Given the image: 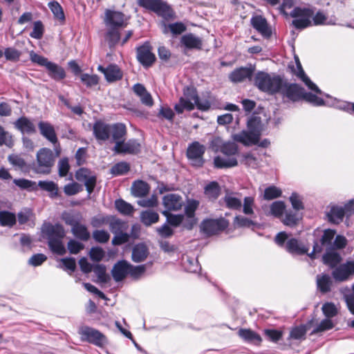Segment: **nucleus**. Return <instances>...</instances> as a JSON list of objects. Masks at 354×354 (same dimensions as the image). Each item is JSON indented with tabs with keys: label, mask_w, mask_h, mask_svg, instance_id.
<instances>
[{
	"label": "nucleus",
	"mask_w": 354,
	"mask_h": 354,
	"mask_svg": "<svg viewBox=\"0 0 354 354\" xmlns=\"http://www.w3.org/2000/svg\"><path fill=\"white\" fill-rule=\"evenodd\" d=\"M263 131V124L259 117L253 116L247 122V130L233 134L234 141L240 142L245 146L258 145L261 147H268L270 142L268 139H263L259 142L260 137Z\"/></svg>",
	"instance_id": "1"
},
{
	"label": "nucleus",
	"mask_w": 354,
	"mask_h": 354,
	"mask_svg": "<svg viewBox=\"0 0 354 354\" xmlns=\"http://www.w3.org/2000/svg\"><path fill=\"white\" fill-rule=\"evenodd\" d=\"M127 20L122 12L106 10L104 17V24L107 28L106 39L110 47H113L120 43V29L127 26Z\"/></svg>",
	"instance_id": "2"
},
{
	"label": "nucleus",
	"mask_w": 354,
	"mask_h": 354,
	"mask_svg": "<svg viewBox=\"0 0 354 354\" xmlns=\"http://www.w3.org/2000/svg\"><path fill=\"white\" fill-rule=\"evenodd\" d=\"M195 106L198 109L202 111L207 110L209 106V102L205 100H201L197 95L196 89L193 87H186L183 90V96H182L178 103L175 106V111L178 113H182L184 110L192 111Z\"/></svg>",
	"instance_id": "3"
},
{
	"label": "nucleus",
	"mask_w": 354,
	"mask_h": 354,
	"mask_svg": "<svg viewBox=\"0 0 354 354\" xmlns=\"http://www.w3.org/2000/svg\"><path fill=\"white\" fill-rule=\"evenodd\" d=\"M42 232L46 236L48 246L53 252L59 255H63L66 253V248L62 242L66 233L62 225L44 224Z\"/></svg>",
	"instance_id": "4"
},
{
	"label": "nucleus",
	"mask_w": 354,
	"mask_h": 354,
	"mask_svg": "<svg viewBox=\"0 0 354 354\" xmlns=\"http://www.w3.org/2000/svg\"><path fill=\"white\" fill-rule=\"evenodd\" d=\"M56 153L47 147L41 148L37 153L34 170L40 174H49L57 157Z\"/></svg>",
	"instance_id": "5"
},
{
	"label": "nucleus",
	"mask_w": 354,
	"mask_h": 354,
	"mask_svg": "<svg viewBox=\"0 0 354 354\" xmlns=\"http://www.w3.org/2000/svg\"><path fill=\"white\" fill-rule=\"evenodd\" d=\"M282 80L279 75L259 71L256 73L254 82V85L261 91L274 94L278 92Z\"/></svg>",
	"instance_id": "6"
},
{
	"label": "nucleus",
	"mask_w": 354,
	"mask_h": 354,
	"mask_svg": "<svg viewBox=\"0 0 354 354\" xmlns=\"http://www.w3.org/2000/svg\"><path fill=\"white\" fill-rule=\"evenodd\" d=\"M81 340L92 344L97 347H105L109 341L106 337L98 330L89 327L82 326L79 329Z\"/></svg>",
	"instance_id": "7"
},
{
	"label": "nucleus",
	"mask_w": 354,
	"mask_h": 354,
	"mask_svg": "<svg viewBox=\"0 0 354 354\" xmlns=\"http://www.w3.org/2000/svg\"><path fill=\"white\" fill-rule=\"evenodd\" d=\"M314 12L310 8L296 7L290 12V16L294 19L292 25L297 29H304L312 25V17Z\"/></svg>",
	"instance_id": "8"
},
{
	"label": "nucleus",
	"mask_w": 354,
	"mask_h": 354,
	"mask_svg": "<svg viewBox=\"0 0 354 354\" xmlns=\"http://www.w3.org/2000/svg\"><path fill=\"white\" fill-rule=\"evenodd\" d=\"M138 3L140 7L153 11L164 18L170 17L173 15L171 7L162 0H138Z\"/></svg>",
	"instance_id": "9"
},
{
	"label": "nucleus",
	"mask_w": 354,
	"mask_h": 354,
	"mask_svg": "<svg viewBox=\"0 0 354 354\" xmlns=\"http://www.w3.org/2000/svg\"><path fill=\"white\" fill-rule=\"evenodd\" d=\"M40 134L53 145L57 156H60L62 148L54 127L48 122L41 121L38 124Z\"/></svg>",
	"instance_id": "10"
},
{
	"label": "nucleus",
	"mask_w": 354,
	"mask_h": 354,
	"mask_svg": "<svg viewBox=\"0 0 354 354\" xmlns=\"http://www.w3.org/2000/svg\"><path fill=\"white\" fill-rule=\"evenodd\" d=\"M277 93H280L283 99L286 98L288 100L297 102L301 100L304 88L297 84L288 83L282 80Z\"/></svg>",
	"instance_id": "11"
},
{
	"label": "nucleus",
	"mask_w": 354,
	"mask_h": 354,
	"mask_svg": "<svg viewBox=\"0 0 354 354\" xmlns=\"http://www.w3.org/2000/svg\"><path fill=\"white\" fill-rule=\"evenodd\" d=\"M331 275L337 282L349 280L354 275V260L339 264L333 270Z\"/></svg>",
	"instance_id": "12"
},
{
	"label": "nucleus",
	"mask_w": 354,
	"mask_h": 354,
	"mask_svg": "<svg viewBox=\"0 0 354 354\" xmlns=\"http://www.w3.org/2000/svg\"><path fill=\"white\" fill-rule=\"evenodd\" d=\"M229 222L223 218L206 219L201 224V230L207 236H212L227 228Z\"/></svg>",
	"instance_id": "13"
},
{
	"label": "nucleus",
	"mask_w": 354,
	"mask_h": 354,
	"mask_svg": "<svg viewBox=\"0 0 354 354\" xmlns=\"http://www.w3.org/2000/svg\"><path fill=\"white\" fill-rule=\"evenodd\" d=\"M205 151V147L198 142H194L188 146L187 156L195 167H201L204 163L203 158Z\"/></svg>",
	"instance_id": "14"
},
{
	"label": "nucleus",
	"mask_w": 354,
	"mask_h": 354,
	"mask_svg": "<svg viewBox=\"0 0 354 354\" xmlns=\"http://www.w3.org/2000/svg\"><path fill=\"white\" fill-rule=\"evenodd\" d=\"M75 178L83 182L86 187V191L91 194L96 185V176L88 169L80 168L75 173Z\"/></svg>",
	"instance_id": "15"
},
{
	"label": "nucleus",
	"mask_w": 354,
	"mask_h": 354,
	"mask_svg": "<svg viewBox=\"0 0 354 354\" xmlns=\"http://www.w3.org/2000/svg\"><path fill=\"white\" fill-rule=\"evenodd\" d=\"M354 211V201H351L345 205L344 207H333L328 214L330 221L339 223L342 221L345 214Z\"/></svg>",
	"instance_id": "16"
},
{
	"label": "nucleus",
	"mask_w": 354,
	"mask_h": 354,
	"mask_svg": "<svg viewBox=\"0 0 354 354\" xmlns=\"http://www.w3.org/2000/svg\"><path fill=\"white\" fill-rule=\"evenodd\" d=\"M162 204L165 208L164 211L169 212L181 209L184 202L183 198L179 194H169L163 196Z\"/></svg>",
	"instance_id": "17"
},
{
	"label": "nucleus",
	"mask_w": 354,
	"mask_h": 354,
	"mask_svg": "<svg viewBox=\"0 0 354 354\" xmlns=\"http://www.w3.org/2000/svg\"><path fill=\"white\" fill-rule=\"evenodd\" d=\"M137 58L146 67L151 66L155 62L156 57L151 53V46L148 43H145L137 48Z\"/></svg>",
	"instance_id": "18"
},
{
	"label": "nucleus",
	"mask_w": 354,
	"mask_h": 354,
	"mask_svg": "<svg viewBox=\"0 0 354 354\" xmlns=\"http://www.w3.org/2000/svg\"><path fill=\"white\" fill-rule=\"evenodd\" d=\"M199 205V202L196 200H191L187 202L185 208L186 221L183 223V227L191 230L196 224V221L194 217L195 212Z\"/></svg>",
	"instance_id": "19"
},
{
	"label": "nucleus",
	"mask_w": 354,
	"mask_h": 354,
	"mask_svg": "<svg viewBox=\"0 0 354 354\" xmlns=\"http://www.w3.org/2000/svg\"><path fill=\"white\" fill-rule=\"evenodd\" d=\"M140 145L135 140H129L127 142H124L122 140L120 142H117L113 151L117 153H137L140 151Z\"/></svg>",
	"instance_id": "20"
},
{
	"label": "nucleus",
	"mask_w": 354,
	"mask_h": 354,
	"mask_svg": "<svg viewBox=\"0 0 354 354\" xmlns=\"http://www.w3.org/2000/svg\"><path fill=\"white\" fill-rule=\"evenodd\" d=\"M251 25L265 37H270L272 32L266 19L261 15H255L251 18Z\"/></svg>",
	"instance_id": "21"
},
{
	"label": "nucleus",
	"mask_w": 354,
	"mask_h": 354,
	"mask_svg": "<svg viewBox=\"0 0 354 354\" xmlns=\"http://www.w3.org/2000/svg\"><path fill=\"white\" fill-rule=\"evenodd\" d=\"M295 62H296V68H293V73L301 80L304 82V84L308 86V88L312 91H314L317 93H322L321 90L315 84L309 77L305 74L304 71L301 64L299 62V59L297 57H295Z\"/></svg>",
	"instance_id": "22"
},
{
	"label": "nucleus",
	"mask_w": 354,
	"mask_h": 354,
	"mask_svg": "<svg viewBox=\"0 0 354 354\" xmlns=\"http://www.w3.org/2000/svg\"><path fill=\"white\" fill-rule=\"evenodd\" d=\"M97 70L104 73L106 80L109 82L118 81L122 77V72L117 65L111 64L106 68L100 65Z\"/></svg>",
	"instance_id": "23"
},
{
	"label": "nucleus",
	"mask_w": 354,
	"mask_h": 354,
	"mask_svg": "<svg viewBox=\"0 0 354 354\" xmlns=\"http://www.w3.org/2000/svg\"><path fill=\"white\" fill-rule=\"evenodd\" d=\"M93 134L97 140H107L111 135V124H106L100 120L97 121L93 125Z\"/></svg>",
	"instance_id": "24"
},
{
	"label": "nucleus",
	"mask_w": 354,
	"mask_h": 354,
	"mask_svg": "<svg viewBox=\"0 0 354 354\" xmlns=\"http://www.w3.org/2000/svg\"><path fill=\"white\" fill-rule=\"evenodd\" d=\"M285 248L289 253L297 255L306 254L309 250L308 247L295 238H291L287 240Z\"/></svg>",
	"instance_id": "25"
},
{
	"label": "nucleus",
	"mask_w": 354,
	"mask_h": 354,
	"mask_svg": "<svg viewBox=\"0 0 354 354\" xmlns=\"http://www.w3.org/2000/svg\"><path fill=\"white\" fill-rule=\"evenodd\" d=\"M129 262L125 260L119 261L113 267L111 274L115 281H121L129 275Z\"/></svg>",
	"instance_id": "26"
},
{
	"label": "nucleus",
	"mask_w": 354,
	"mask_h": 354,
	"mask_svg": "<svg viewBox=\"0 0 354 354\" xmlns=\"http://www.w3.org/2000/svg\"><path fill=\"white\" fill-rule=\"evenodd\" d=\"M253 73L254 69L251 67H241L234 70L229 75V78L232 82H241L247 79H250Z\"/></svg>",
	"instance_id": "27"
},
{
	"label": "nucleus",
	"mask_w": 354,
	"mask_h": 354,
	"mask_svg": "<svg viewBox=\"0 0 354 354\" xmlns=\"http://www.w3.org/2000/svg\"><path fill=\"white\" fill-rule=\"evenodd\" d=\"M132 90L139 97L142 104L147 106H151L153 104L151 95L147 91L143 84L137 83L133 86Z\"/></svg>",
	"instance_id": "28"
},
{
	"label": "nucleus",
	"mask_w": 354,
	"mask_h": 354,
	"mask_svg": "<svg viewBox=\"0 0 354 354\" xmlns=\"http://www.w3.org/2000/svg\"><path fill=\"white\" fill-rule=\"evenodd\" d=\"M180 43L188 49L200 50L203 46L202 39L192 33L184 35L180 39Z\"/></svg>",
	"instance_id": "29"
},
{
	"label": "nucleus",
	"mask_w": 354,
	"mask_h": 354,
	"mask_svg": "<svg viewBox=\"0 0 354 354\" xmlns=\"http://www.w3.org/2000/svg\"><path fill=\"white\" fill-rule=\"evenodd\" d=\"M149 254V249L144 243H138L132 249L131 259L135 263L144 261Z\"/></svg>",
	"instance_id": "30"
},
{
	"label": "nucleus",
	"mask_w": 354,
	"mask_h": 354,
	"mask_svg": "<svg viewBox=\"0 0 354 354\" xmlns=\"http://www.w3.org/2000/svg\"><path fill=\"white\" fill-rule=\"evenodd\" d=\"M15 126L17 129L20 130L23 133H34L36 132L35 124L28 118L21 117L19 118L15 122Z\"/></svg>",
	"instance_id": "31"
},
{
	"label": "nucleus",
	"mask_w": 354,
	"mask_h": 354,
	"mask_svg": "<svg viewBox=\"0 0 354 354\" xmlns=\"http://www.w3.org/2000/svg\"><path fill=\"white\" fill-rule=\"evenodd\" d=\"M71 232L77 239L83 241H87L91 237L87 227L80 221L71 228Z\"/></svg>",
	"instance_id": "32"
},
{
	"label": "nucleus",
	"mask_w": 354,
	"mask_h": 354,
	"mask_svg": "<svg viewBox=\"0 0 354 354\" xmlns=\"http://www.w3.org/2000/svg\"><path fill=\"white\" fill-rule=\"evenodd\" d=\"M149 189V185L142 180L134 182L131 187L132 194L136 197L145 196L148 194Z\"/></svg>",
	"instance_id": "33"
},
{
	"label": "nucleus",
	"mask_w": 354,
	"mask_h": 354,
	"mask_svg": "<svg viewBox=\"0 0 354 354\" xmlns=\"http://www.w3.org/2000/svg\"><path fill=\"white\" fill-rule=\"evenodd\" d=\"M214 164L216 168H229L236 166L238 161L235 157L216 156L214 158Z\"/></svg>",
	"instance_id": "34"
},
{
	"label": "nucleus",
	"mask_w": 354,
	"mask_h": 354,
	"mask_svg": "<svg viewBox=\"0 0 354 354\" xmlns=\"http://www.w3.org/2000/svg\"><path fill=\"white\" fill-rule=\"evenodd\" d=\"M111 135L115 144H117V142H120L124 140V137L127 133L125 125L122 123H116L111 125Z\"/></svg>",
	"instance_id": "35"
},
{
	"label": "nucleus",
	"mask_w": 354,
	"mask_h": 354,
	"mask_svg": "<svg viewBox=\"0 0 354 354\" xmlns=\"http://www.w3.org/2000/svg\"><path fill=\"white\" fill-rule=\"evenodd\" d=\"M239 335L248 342L259 344L261 342L260 335L250 329H240Z\"/></svg>",
	"instance_id": "36"
},
{
	"label": "nucleus",
	"mask_w": 354,
	"mask_h": 354,
	"mask_svg": "<svg viewBox=\"0 0 354 354\" xmlns=\"http://www.w3.org/2000/svg\"><path fill=\"white\" fill-rule=\"evenodd\" d=\"M46 69L49 72V75L55 80H63L66 76L64 68L53 62H50Z\"/></svg>",
	"instance_id": "37"
},
{
	"label": "nucleus",
	"mask_w": 354,
	"mask_h": 354,
	"mask_svg": "<svg viewBox=\"0 0 354 354\" xmlns=\"http://www.w3.org/2000/svg\"><path fill=\"white\" fill-rule=\"evenodd\" d=\"M317 285L318 289L322 293H326L330 291L332 285L330 277L328 274L317 275Z\"/></svg>",
	"instance_id": "38"
},
{
	"label": "nucleus",
	"mask_w": 354,
	"mask_h": 354,
	"mask_svg": "<svg viewBox=\"0 0 354 354\" xmlns=\"http://www.w3.org/2000/svg\"><path fill=\"white\" fill-rule=\"evenodd\" d=\"M324 264L332 268H335L342 261L341 256L335 252H328L322 257Z\"/></svg>",
	"instance_id": "39"
},
{
	"label": "nucleus",
	"mask_w": 354,
	"mask_h": 354,
	"mask_svg": "<svg viewBox=\"0 0 354 354\" xmlns=\"http://www.w3.org/2000/svg\"><path fill=\"white\" fill-rule=\"evenodd\" d=\"M159 220V215L157 212L152 210L142 211L140 214L141 222L149 226L153 223H156Z\"/></svg>",
	"instance_id": "40"
},
{
	"label": "nucleus",
	"mask_w": 354,
	"mask_h": 354,
	"mask_svg": "<svg viewBox=\"0 0 354 354\" xmlns=\"http://www.w3.org/2000/svg\"><path fill=\"white\" fill-rule=\"evenodd\" d=\"M221 189L218 183L212 181L205 187V196L212 201L216 200L220 195Z\"/></svg>",
	"instance_id": "41"
},
{
	"label": "nucleus",
	"mask_w": 354,
	"mask_h": 354,
	"mask_svg": "<svg viewBox=\"0 0 354 354\" xmlns=\"http://www.w3.org/2000/svg\"><path fill=\"white\" fill-rule=\"evenodd\" d=\"M38 186L44 191L49 192L50 196L53 198L58 195V186L53 181L39 180Z\"/></svg>",
	"instance_id": "42"
},
{
	"label": "nucleus",
	"mask_w": 354,
	"mask_h": 354,
	"mask_svg": "<svg viewBox=\"0 0 354 354\" xmlns=\"http://www.w3.org/2000/svg\"><path fill=\"white\" fill-rule=\"evenodd\" d=\"M116 209L124 215H131L133 212V207L122 199H118L115 201Z\"/></svg>",
	"instance_id": "43"
},
{
	"label": "nucleus",
	"mask_w": 354,
	"mask_h": 354,
	"mask_svg": "<svg viewBox=\"0 0 354 354\" xmlns=\"http://www.w3.org/2000/svg\"><path fill=\"white\" fill-rule=\"evenodd\" d=\"M16 223V216L15 214L8 211L0 212V224L2 226L12 227Z\"/></svg>",
	"instance_id": "44"
},
{
	"label": "nucleus",
	"mask_w": 354,
	"mask_h": 354,
	"mask_svg": "<svg viewBox=\"0 0 354 354\" xmlns=\"http://www.w3.org/2000/svg\"><path fill=\"white\" fill-rule=\"evenodd\" d=\"M162 213L166 216L167 222L174 227H178L181 223H184L185 215L183 214H173L170 212H167V211H162Z\"/></svg>",
	"instance_id": "45"
},
{
	"label": "nucleus",
	"mask_w": 354,
	"mask_h": 354,
	"mask_svg": "<svg viewBox=\"0 0 354 354\" xmlns=\"http://www.w3.org/2000/svg\"><path fill=\"white\" fill-rule=\"evenodd\" d=\"M221 151L226 156L234 157L238 153V146L234 142H227L222 145Z\"/></svg>",
	"instance_id": "46"
},
{
	"label": "nucleus",
	"mask_w": 354,
	"mask_h": 354,
	"mask_svg": "<svg viewBox=\"0 0 354 354\" xmlns=\"http://www.w3.org/2000/svg\"><path fill=\"white\" fill-rule=\"evenodd\" d=\"M256 225L257 223L241 215L236 216L234 218V225L236 227H250Z\"/></svg>",
	"instance_id": "47"
},
{
	"label": "nucleus",
	"mask_w": 354,
	"mask_h": 354,
	"mask_svg": "<svg viewBox=\"0 0 354 354\" xmlns=\"http://www.w3.org/2000/svg\"><path fill=\"white\" fill-rule=\"evenodd\" d=\"M93 270L100 282L106 283L109 280L110 277L106 274L105 266L97 264L93 267Z\"/></svg>",
	"instance_id": "48"
},
{
	"label": "nucleus",
	"mask_w": 354,
	"mask_h": 354,
	"mask_svg": "<svg viewBox=\"0 0 354 354\" xmlns=\"http://www.w3.org/2000/svg\"><path fill=\"white\" fill-rule=\"evenodd\" d=\"M129 275L133 279H139L146 271V265L133 266L129 263Z\"/></svg>",
	"instance_id": "49"
},
{
	"label": "nucleus",
	"mask_w": 354,
	"mask_h": 354,
	"mask_svg": "<svg viewBox=\"0 0 354 354\" xmlns=\"http://www.w3.org/2000/svg\"><path fill=\"white\" fill-rule=\"evenodd\" d=\"M82 82L87 87L96 86L99 83V77L97 75H89L88 73H82L80 75Z\"/></svg>",
	"instance_id": "50"
},
{
	"label": "nucleus",
	"mask_w": 354,
	"mask_h": 354,
	"mask_svg": "<svg viewBox=\"0 0 354 354\" xmlns=\"http://www.w3.org/2000/svg\"><path fill=\"white\" fill-rule=\"evenodd\" d=\"M44 33V26L41 21H36L33 23L32 31L30 33L32 38L40 39Z\"/></svg>",
	"instance_id": "51"
},
{
	"label": "nucleus",
	"mask_w": 354,
	"mask_h": 354,
	"mask_svg": "<svg viewBox=\"0 0 354 354\" xmlns=\"http://www.w3.org/2000/svg\"><path fill=\"white\" fill-rule=\"evenodd\" d=\"M130 167L128 163L120 162L113 165L111 169V173L114 176L123 175L127 173Z\"/></svg>",
	"instance_id": "52"
},
{
	"label": "nucleus",
	"mask_w": 354,
	"mask_h": 354,
	"mask_svg": "<svg viewBox=\"0 0 354 354\" xmlns=\"http://www.w3.org/2000/svg\"><path fill=\"white\" fill-rule=\"evenodd\" d=\"M224 201L226 204V206L230 209H239L241 207L242 205L241 201L231 194H227L224 197Z\"/></svg>",
	"instance_id": "53"
},
{
	"label": "nucleus",
	"mask_w": 354,
	"mask_h": 354,
	"mask_svg": "<svg viewBox=\"0 0 354 354\" xmlns=\"http://www.w3.org/2000/svg\"><path fill=\"white\" fill-rule=\"evenodd\" d=\"M3 145L8 147H12L14 142L10 133L5 131L3 127L0 126V146Z\"/></svg>",
	"instance_id": "54"
},
{
	"label": "nucleus",
	"mask_w": 354,
	"mask_h": 354,
	"mask_svg": "<svg viewBox=\"0 0 354 354\" xmlns=\"http://www.w3.org/2000/svg\"><path fill=\"white\" fill-rule=\"evenodd\" d=\"M48 7L53 13L55 17L57 19L64 21L65 19L64 13L63 9L60 4L57 1L50 2L48 3Z\"/></svg>",
	"instance_id": "55"
},
{
	"label": "nucleus",
	"mask_w": 354,
	"mask_h": 354,
	"mask_svg": "<svg viewBox=\"0 0 354 354\" xmlns=\"http://www.w3.org/2000/svg\"><path fill=\"white\" fill-rule=\"evenodd\" d=\"M286 209V205L282 201H275L270 206V213L275 217L279 218L282 216Z\"/></svg>",
	"instance_id": "56"
},
{
	"label": "nucleus",
	"mask_w": 354,
	"mask_h": 354,
	"mask_svg": "<svg viewBox=\"0 0 354 354\" xmlns=\"http://www.w3.org/2000/svg\"><path fill=\"white\" fill-rule=\"evenodd\" d=\"M281 190L279 188L270 186L265 189L263 198L266 200H272L281 196Z\"/></svg>",
	"instance_id": "57"
},
{
	"label": "nucleus",
	"mask_w": 354,
	"mask_h": 354,
	"mask_svg": "<svg viewBox=\"0 0 354 354\" xmlns=\"http://www.w3.org/2000/svg\"><path fill=\"white\" fill-rule=\"evenodd\" d=\"M254 198L252 196H246L243 200V212L246 215L254 214Z\"/></svg>",
	"instance_id": "58"
},
{
	"label": "nucleus",
	"mask_w": 354,
	"mask_h": 354,
	"mask_svg": "<svg viewBox=\"0 0 354 354\" xmlns=\"http://www.w3.org/2000/svg\"><path fill=\"white\" fill-rule=\"evenodd\" d=\"M301 99H304L306 102L316 106H321L324 104V102L321 97H319L311 93H306L304 90Z\"/></svg>",
	"instance_id": "59"
},
{
	"label": "nucleus",
	"mask_w": 354,
	"mask_h": 354,
	"mask_svg": "<svg viewBox=\"0 0 354 354\" xmlns=\"http://www.w3.org/2000/svg\"><path fill=\"white\" fill-rule=\"evenodd\" d=\"M306 333V328L304 326H299L293 328L290 333V338L294 339H304Z\"/></svg>",
	"instance_id": "60"
},
{
	"label": "nucleus",
	"mask_w": 354,
	"mask_h": 354,
	"mask_svg": "<svg viewBox=\"0 0 354 354\" xmlns=\"http://www.w3.org/2000/svg\"><path fill=\"white\" fill-rule=\"evenodd\" d=\"M82 190V185L77 183H68L64 187V192L67 196H73L77 194Z\"/></svg>",
	"instance_id": "61"
},
{
	"label": "nucleus",
	"mask_w": 354,
	"mask_h": 354,
	"mask_svg": "<svg viewBox=\"0 0 354 354\" xmlns=\"http://www.w3.org/2000/svg\"><path fill=\"white\" fill-rule=\"evenodd\" d=\"M322 310L327 318L333 317L337 314V308L333 303L328 302L322 306Z\"/></svg>",
	"instance_id": "62"
},
{
	"label": "nucleus",
	"mask_w": 354,
	"mask_h": 354,
	"mask_svg": "<svg viewBox=\"0 0 354 354\" xmlns=\"http://www.w3.org/2000/svg\"><path fill=\"white\" fill-rule=\"evenodd\" d=\"M93 237L96 242L104 243L109 240L110 234L107 231L97 230L93 231Z\"/></svg>",
	"instance_id": "63"
},
{
	"label": "nucleus",
	"mask_w": 354,
	"mask_h": 354,
	"mask_svg": "<svg viewBox=\"0 0 354 354\" xmlns=\"http://www.w3.org/2000/svg\"><path fill=\"white\" fill-rule=\"evenodd\" d=\"M242 163L251 168H257L259 165L257 158L250 153L243 155Z\"/></svg>",
	"instance_id": "64"
}]
</instances>
